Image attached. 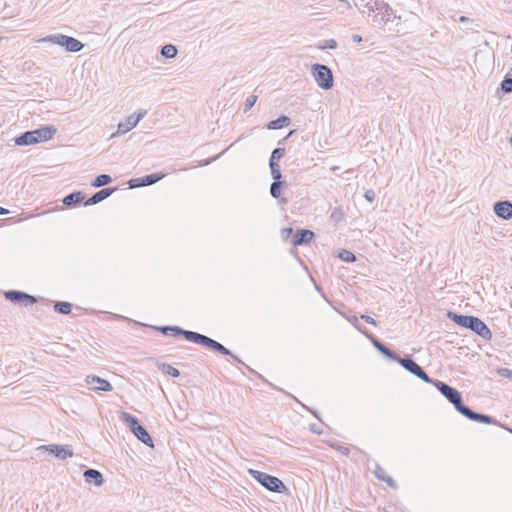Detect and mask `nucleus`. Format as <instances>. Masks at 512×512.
<instances>
[{"label": "nucleus", "mask_w": 512, "mask_h": 512, "mask_svg": "<svg viewBox=\"0 0 512 512\" xmlns=\"http://www.w3.org/2000/svg\"><path fill=\"white\" fill-rule=\"evenodd\" d=\"M311 75L317 85L323 90H329L334 85L332 70L324 64L315 63L311 66Z\"/></svg>", "instance_id": "7"}, {"label": "nucleus", "mask_w": 512, "mask_h": 512, "mask_svg": "<svg viewBox=\"0 0 512 512\" xmlns=\"http://www.w3.org/2000/svg\"><path fill=\"white\" fill-rule=\"evenodd\" d=\"M501 90L504 93H512V77L509 75H506L504 79L502 80L501 84Z\"/></svg>", "instance_id": "32"}, {"label": "nucleus", "mask_w": 512, "mask_h": 512, "mask_svg": "<svg viewBox=\"0 0 512 512\" xmlns=\"http://www.w3.org/2000/svg\"><path fill=\"white\" fill-rule=\"evenodd\" d=\"M344 216L343 210L340 207H335L330 214V219L335 223H339L343 220Z\"/></svg>", "instance_id": "31"}, {"label": "nucleus", "mask_w": 512, "mask_h": 512, "mask_svg": "<svg viewBox=\"0 0 512 512\" xmlns=\"http://www.w3.org/2000/svg\"><path fill=\"white\" fill-rule=\"evenodd\" d=\"M54 311L59 314H70L72 311V304L65 301H58L54 304Z\"/></svg>", "instance_id": "24"}, {"label": "nucleus", "mask_w": 512, "mask_h": 512, "mask_svg": "<svg viewBox=\"0 0 512 512\" xmlns=\"http://www.w3.org/2000/svg\"><path fill=\"white\" fill-rule=\"evenodd\" d=\"M302 406L307 409L308 411H310L317 419H320L319 415H318V412L316 410H313L311 408H308L307 406L303 405Z\"/></svg>", "instance_id": "48"}, {"label": "nucleus", "mask_w": 512, "mask_h": 512, "mask_svg": "<svg viewBox=\"0 0 512 512\" xmlns=\"http://www.w3.org/2000/svg\"><path fill=\"white\" fill-rule=\"evenodd\" d=\"M375 9L377 10V14L373 15V22L377 25L384 26L396 18L401 19L384 0H375Z\"/></svg>", "instance_id": "8"}, {"label": "nucleus", "mask_w": 512, "mask_h": 512, "mask_svg": "<svg viewBox=\"0 0 512 512\" xmlns=\"http://www.w3.org/2000/svg\"><path fill=\"white\" fill-rule=\"evenodd\" d=\"M146 114H147L146 110H141L137 114L134 113V114L129 115L126 118L125 122H120L118 124L117 132L113 133L111 135V137H115L116 135L125 134V133L129 132L140 122L141 119H143L145 117Z\"/></svg>", "instance_id": "10"}, {"label": "nucleus", "mask_w": 512, "mask_h": 512, "mask_svg": "<svg viewBox=\"0 0 512 512\" xmlns=\"http://www.w3.org/2000/svg\"><path fill=\"white\" fill-rule=\"evenodd\" d=\"M385 344H383L382 342L379 344V346L376 348L379 352L381 351V348L384 347Z\"/></svg>", "instance_id": "52"}, {"label": "nucleus", "mask_w": 512, "mask_h": 512, "mask_svg": "<svg viewBox=\"0 0 512 512\" xmlns=\"http://www.w3.org/2000/svg\"><path fill=\"white\" fill-rule=\"evenodd\" d=\"M318 48L334 50L337 48V42L334 39H328L323 42H320V44L318 45Z\"/></svg>", "instance_id": "34"}, {"label": "nucleus", "mask_w": 512, "mask_h": 512, "mask_svg": "<svg viewBox=\"0 0 512 512\" xmlns=\"http://www.w3.org/2000/svg\"><path fill=\"white\" fill-rule=\"evenodd\" d=\"M284 154H285V148H281V147L275 148L271 153V156L269 159V165H279L278 161L280 158H282L284 156Z\"/></svg>", "instance_id": "25"}, {"label": "nucleus", "mask_w": 512, "mask_h": 512, "mask_svg": "<svg viewBox=\"0 0 512 512\" xmlns=\"http://www.w3.org/2000/svg\"><path fill=\"white\" fill-rule=\"evenodd\" d=\"M352 40H353V42H355V43H360V42H362V37H361L360 35H358V34H354V35L352 36Z\"/></svg>", "instance_id": "46"}, {"label": "nucleus", "mask_w": 512, "mask_h": 512, "mask_svg": "<svg viewBox=\"0 0 512 512\" xmlns=\"http://www.w3.org/2000/svg\"><path fill=\"white\" fill-rule=\"evenodd\" d=\"M211 161H212V160H207V161L205 162V164H209V163H211Z\"/></svg>", "instance_id": "57"}, {"label": "nucleus", "mask_w": 512, "mask_h": 512, "mask_svg": "<svg viewBox=\"0 0 512 512\" xmlns=\"http://www.w3.org/2000/svg\"><path fill=\"white\" fill-rule=\"evenodd\" d=\"M178 50L177 47L173 44H166L161 48L160 54L167 58L173 59L177 56Z\"/></svg>", "instance_id": "23"}, {"label": "nucleus", "mask_w": 512, "mask_h": 512, "mask_svg": "<svg viewBox=\"0 0 512 512\" xmlns=\"http://www.w3.org/2000/svg\"><path fill=\"white\" fill-rule=\"evenodd\" d=\"M286 182H276L273 181L270 186V194L273 198H279L281 195V188Z\"/></svg>", "instance_id": "28"}, {"label": "nucleus", "mask_w": 512, "mask_h": 512, "mask_svg": "<svg viewBox=\"0 0 512 512\" xmlns=\"http://www.w3.org/2000/svg\"><path fill=\"white\" fill-rule=\"evenodd\" d=\"M154 330L161 332L164 335H172L174 337H184L187 341L202 345L209 350L215 351L221 355L231 356L237 363L245 365V363L236 355H234L228 348L220 342L200 334L198 332L185 330L179 326H151Z\"/></svg>", "instance_id": "1"}, {"label": "nucleus", "mask_w": 512, "mask_h": 512, "mask_svg": "<svg viewBox=\"0 0 512 512\" xmlns=\"http://www.w3.org/2000/svg\"><path fill=\"white\" fill-rule=\"evenodd\" d=\"M342 453L347 454L348 453V448H343Z\"/></svg>", "instance_id": "54"}, {"label": "nucleus", "mask_w": 512, "mask_h": 512, "mask_svg": "<svg viewBox=\"0 0 512 512\" xmlns=\"http://www.w3.org/2000/svg\"><path fill=\"white\" fill-rule=\"evenodd\" d=\"M374 474L375 476L379 479V476H387L386 474V471L380 466V465H376V468L374 470Z\"/></svg>", "instance_id": "42"}, {"label": "nucleus", "mask_w": 512, "mask_h": 512, "mask_svg": "<svg viewBox=\"0 0 512 512\" xmlns=\"http://www.w3.org/2000/svg\"><path fill=\"white\" fill-rule=\"evenodd\" d=\"M293 132H294L293 130H292V131H289V134H288V136H287V137H289L290 135H292V134H293Z\"/></svg>", "instance_id": "56"}, {"label": "nucleus", "mask_w": 512, "mask_h": 512, "mask_svg": "<svg viewBox=\"0 0 512 512\" xmlns=\"http://www.w3.org/2000/svg\"><path fill=\"white\" fill-rule=\"evenodd\" d=\"M57 129L52 125H47L40 127L38 129L32 130L34 138H36V144L41 142H46L53 138L56 134Z\"/></svg>", "instance_id": "15"}, {"label": "nucleus", "mask_w": 512, "mask_h": 512, "mask_svg": "<svg viewBox=\"0 0 512 512\" xmlns=\"http://www.w3.org/2000/svg\"><path fill=\"white\" fill-rule=\"evenodd\" d=\"M348 321L361 333L366 334L365 331L361 328V326L358 323V318L356 316H352L348 318Z\"/></svg>", "instance_id": "38"}, {"label": "nucleus", "mask_w": 512, "mask_h": 512, "mask_svg": "<svg viewBox=\"0 0 512 512\" xmlns=\"http://www.w3.org/2000/svg\"><path fill=\"white\" fill-rule=\"evenodd\" d=\"M436 387V389L451 403L453 404L455 410L462 414L464 417L471 421H475L478 423L484 424H493L495 423V419L487 414H482L473 411L470 407L466 406L463 403L461 393L454 387L448 385L447 383L433 379L430 383Z\"/></svg>", "instance_id": "2"}, {"label": "nucleus", "mask_w": 512, "mask_h": 512, "mask_svg": "<svg viewBox=\"0 0 512 512\" xmlns=\"http://www.w3.org/2000/svg\"><path fill=\"white\" fill-rule=\"evenodd\" d=\"M361 319H363L366 323L370 324V325H373V326H377V322L374 318H372L371 316L369 315H366V314H362L361 316Z\"/></svg>", "instance_id": "41"}, {"label": "nucleus", "mask_w": 512, "mask_h": 512, "mask_svg": "<svg viewBox=\"0 0 512 512\" xmlns=\"http://www.w3.org/2000/svg\"><path fill=\"white\" fill-rule=\"evenodd\" d=\"M364 198L368 201V202H373L376 198V193L373 189H368L365 191L364 193Z\"/></svg>", "instance_id": "37"}, {"label": "nucleus", "mask_w": 512, "mask_h": 512, "mask_svg": "<svg viewBox=\"0 0 512 512\" xmlns=\"http://www.w3.org/2000/svg\"><path fill=\"white\" fill-rule=\"evenodd\" d=\"M302 406L307 409L308 411H310L317 419H320L319 415H318V412L316 410H313L311 408H308L307 406L303 405Z\"/></svg>", "instance_id": "47"}, {"label": "nucleus", "mask_w": 512, "mask_h": 512, "mask_svg": "<svg viewBox=\"0 0 512 512\" xmlns=\"http://www.w3.org/2000/svg\"><path fill=\"white\" fill-rule=\"evenodd\" d=\"M38 450L47 451L50 455H53L55 458L60 460H66L73 456V450L70 446L58 445V444H48L41 445L38 447Z\"/></svg>", "instance_id": "11"}, {"label": "nucleus", "mask_w": 512, "mask_h": 512, "mask_svg": "<svg viewBox=\"0 0 512 512\" xmlns=\"http://www.w3.org/2000/svg\"><path fill=\"white\" fill-rule=\"evenodd\" d=\"M163 176L164 175L161 173H152V174L143 176L144 186H150V185L157 183L158 181H160L163 178Z\"/></svg>", "instance_id": "26"}, {"label": "nucleus", "mask_w": 512, "mask_h": 512, "mask_svg": "<svg viewBox=\"0 0 512 512\" xmlns=\"http://www.w3.org/2000/svg\"><path fill=\"white\" fill-rule=\"evenodd\" d=\"M447 317L460 327L473 331L484 340H490L492 338L491 330L480 318L476 316L463 315L453 311H448Z\"/></svg>", "instance_id": "3"}, {"label": "nucleus", "mask_w": 512, "mask_h": 512, "mask_svg": "<svg viewBox=\"0 0 512 512\" xmlns=\"http://www.w3.org/2000/svg\"><path fill=\"white\" fill-rule=\"evenodd\" d=\"M397 363H399L405 370L423 380L424 382L429 384L432 382L433 379L429 377L425 370L413 360L411 355L400 357Z\"/></svg>", "instance_id": "9"}, {"label": "nucleus", "mask_w": 512, "mask_h": 512, "mask_svg": "<svg viewBox=\"0 0 512 512\" xmlns=\"http://www.w3.org/2000/svg\"><path fill=\"white\" fill-rule=\"evenodd\" d=\"M269 167L271 170V176H272L273 180L276 182H283L281 180L282 174L280 171V166L279 165H269Z\"/></svg>", "instance_id": "33"}, {"label": "nucleus", "mask_w": 512, "mask_h": 512, "mask_svg": "<svg viewBox=\"0 0 512 512\" xmlns=\"http://www.w3.org/2000/svg\"><path fill=\"white\" fill-rule=\"evenodd\" d=\"M341 1L345 2L348 5L349 8L351 7L350 2H348L347 0H341Z\"/></svg>", "instance_id": "53"}, {"label": "nucleus", "mask_w": 512, "mask_h": 512, "mask_svg": "<svg viewBox=\"0 0 512 512\" xmlns=\"http://www.w3.org/2000/svg\"><path fill=\"white\" fill-rule=\"evenodd\" d=\"M40 41L49 42L63 47L67 52L77 53L84 48V44L78 39L64 34H53L42 38Z\"/></svg>", "instance_id": "6"}, {"label": "nucleus", "mask_w": 512, "mask_h": 512, "mask_svg": "<svg viewBox=\"0 0 512 512\" xmlns=\"http://www.w3.org/2000/svg\"><path fill=\"white\" fill-rule=\"evenodd\" d=\"M293 232L292 228H285L283 229V233H287V235L291 234Z\"/></svg>", "instance_id": "50"}, {"label": "nucleus", "mask_w": 512, "mask_h": 512, "mask_svg": "<svg viewBox=\"0 0 512 512\" xmlns=\"http://www.w3.org/2000/svg\"><path fill=\"white\" fill-rule=\"evenodd\" d=\"M493 211L498 218L509 220L512 218V202L508 200L497 201L494 203Z\"/></svg>", "instance_id": "14"}, {"label": "nucleus", "mask_w": 512, "mask_h": 512, "mask_svg": "<svg viewBox=\"0 0 512 512\" xmlns=\"http://www.w3.org/2000/svg\"><path fill=\"white\" fill-rule=\"evenodd\" d=\"M120 420L127 425L129 430L136 436V438L139 441H141L148 447H154L152 437L150 436L146 428L140 424L137 417L128 412L123 411L120 414Z\"/></svg>", "instance_id": "4"}, {"label": "nucleus", "mask_w": 512, "mask_h": 512, "mask_svg": "<svg viewBox=\"0 0 512 512\" xmlns=\"http://www.w3.org/2000/svg\"><path fill=\"white\" fill-rule=\"evenodd\" d=\"M379 480H381V481H383V482L387 483V484H388V486H390V487H392V488H395V487H396V483H395V481L393 480V478H392V477H390V476H388V475H387V476H381V475H380V476H379Z\"/></svg>", "instance_id": "40"}, {"label": "nucleus", "mask_w": 512, "mask_h": 512, "mask_svg": "<svg viewBox=\"0 0 512 512\" xmlns=\"http://www.w3.org/2000/svg\"><path fill=\"white\" fill-rule=\"evenodd\" d=\"M497 372L501 377L512 379V370L508 368H500Z\"/></svg>", "instance_id": "39"}, {"label": "nucleus", "mask_w": 512, "mask_h": 512, "mask_svg": "<svg viewBox=\"0 0 512 512\" xmlns=\"http://www.w3.org/2000/svg\"><path fill=\"white\" fill-rule=\"evenodd\" d=\"M315 234L312 230L309 229H297L293 239L292 243L294 246H302L307 243H309L313 238Z\"/></svg>", "instance_id": "17"}, {"label": "nucleus", "mask_w": 512, "mask_h": 512, "mask_svg": "<svg viewBox=\"0 0 512 512\" xmlns=\"http://www.w3.org/2000/svg\"><path fill=\"white\" fill-rule=\"evenodd\" d=\"M83 477L88 484H93L96 487H100L104 482L102 473L93 468H87L83 473Z\"/></svg>", "instance_id": "18"}, {"label": "nucleus", "mask_w": 512, "mask_h": 512, "mask_svg": "<svg viewBox=\"0 0 512 512\" xmlns=\"http://www.w3.org/2000/svg\"><path fill=\"white\" fill-rule=\"evenodd\" d=\"M281 203H287V199L286 198H282L281 199Z\"/></svg>", "instance_id": "55"}, {"label": "nucleus", "mask_w": 512, "mask_h": 512, "mask_svg": "<svg viewBox=\"0 0 512 512\" xmlns=\"http://www.w3.org/2000/svg\"><path fill=\"white\" fill-rule=\"evenodd\" d=\"M130 188L144 187L143 177L133 178L128 182Z\"/></svg>", "instance_id": "36"}, {"label": "nucleus", "mask_w": 512, "mask_h": 512, "mask_svg": "<svg viewBox=\"0 0 512 512\" xmlns=\"http://www.w3.org/2000/svg\"><path fill=\"white\" fill-rule=\"evenodd\" d=\"M365 335L371 339V343L373 344V346L375 348H377L379 346V344L381 343V341L378 340L377 338H375L374 336H371V335H368V334H365Z\"/></svg>", "instance_id": "44"}, {"label": "nucleus", "mask_w": 512, "mask_h": 512, "mask_svg": "<svg viewBox=\"0 0 512 512\" xmlns=\"http://www.w3.org/2000/svg\"><path fill=\"white\" fill-rule=\"evenodd\" d=\"M5 298L14 304H23L25 306L35 304L37 298L26 292L19 290H9L5 292Z\"/></svg>", "instance_id": "12"}, {"label": "nucleus", "mask_w": 512, "mask_h": 512, "mask_svg": "<svg viewBox=\"0 0 512 512\" xmlns=\"http://www.w3.org/2000/svg\"><path fill=\"white\" fill-rule=\"evenodd\" d=\"M116 190H117V187L103 188L100 191L94 193L91 197H89L84 202V206H92V205L98 204L101 201L107 199L109 196H111Z\"/></svg>", "instance_id": "16"}, {"label": "nucleus", "mask_w": 512, "mask_h": 512, "mask_svg": "<svg viewBox=\"0 0 512 512\" xmlns=\"http://www.w3.org/2000/svg\"><path fill=\"white\" fill-rule=\"evenodd\" d=\"M291 123V119L286 115H281L277 119H274L266 125L269 130H278L288 126Z\"/></svg>", "instance_id": "21"}, {"label": "nucleus", "mask_w": 512, "mask_h": 512, "mask_svg": "<svg viewBox=\"0 0 512 512\" xmlns=\"http://www.w3.org/2000/svg\"><path fill=\"white\" fill-rule=\"evenodd\" d=\"M338 256L342 261L346 263H353L356 261L355 254L346 249H342Z\"/></svg>", "instance_id": "29"}, {"label": "nucleus", "mask_w": 512, "mask_h": 512, "mask_svg": "<svg viewBox=\"0 0 512 512\" xmlns=\"http://www.w3.org/2000/svg\"><path fill=\"white\" fill-rule=\"evenodd\" d=\"M310 430L313 433H316V434H321L322 433V431L318 428V426L316 424H311L310 425Z\"/></svg>", "instance_id": "45"}, {"label": "nucleus", "mask_w": 512, "mask_h": 512, "mask_svg": "<svg viewBox=\"0 0 512 512\" xmlns=\"http://www.w3.org/2000/svg\"><path fill=\"white\" fill-rule=\"evenodd\" d=\"M84 195L81 191H74L66 195L62 203L67 207H76L81 201H83Z\"/></svg>", "instance_id": "19"}, {"label": "nucleus", "mask_w": 512, "mask_h": 512, "mask_svg": "<svg viewBox=\"0 0 512 512\" xmlns=\"http://www.w3.org/2000/svg\"><path fill=\"white\" fill-rule=\"evenodd\" d=\"M112 182V178L108 174H100L91 182L95 188L104 187Z\"/></svg>", "instance_id": "22"}, {"label": "nucleus", "mask_w": 512, "mask_h": 512, "mask_svg": "<svg viewBox=\"0 0 512 512\" xmlns=\"http://www.w3.org/2000/svg\"><path fill=\"white\" fill-rule=\"evenodd\" d=\"M459 20H460V22H467V21H469V18H467V17H465V16H461V17L459 18Z\"/></svg>", "instance_id": "51"}, {"label": "nucleus", "mask_w": 512, "mask_h": 512, "mask_svg": "<svg viewBox=\"0 0 512 512\" xmlns=\"http://www.w3.org/2000/svg\"><path fill=\"white\" fill-rule=\"evenodd\" d=\"M9 214V210L0 206V215H7Z\"/></svg>", "instance_id": "49"}, {"label": "nucleus", "mask_w": 512, "mask_h": 512, "mask_svg": "<svg viewBox=\"0 0 512 512\" xmlns=\"http://www.w3.org/2000/svg\"><path fill=\"white\" fill-rule=\"evenodd\" d=\"M14 141L17 146H28L36 144V138H34L32 130L20 134L14 139Z\"/></svg>", "instance_id": "20"}, {"label": "nucleus", "mask_w": 512, "mask_h": 512, "mask_svg": "<svg viewBox=\"0 0 512 512\" xmlns=\"http://www.w3.org/2000/svg\"><path fill=\"white\" fill-rule=\"evenodd\" d=\"M248 473L268 491L276 493H286L288 491L286 485L278 477L255 469H248Z\"/></svg>", "instance_id": "5"}, {"label": "nucleus", "mask_w": 512, "mask_h": 512, "mask_svg": "<svg viewBox=\"0 0 512 512\" xmlns=\"http://www.w3.org/2000/svg\"><path fill=\"white\" fill-rule=\"evenodd\" d=\"M85 382L90 389L95 391L109 392L113 390V386L109 381L96 375H87Z\"/></svg>", "instance_id": "13"}, {"label": "nucleus", "mask_w": 512, "mask_h": 512, "mask_svg": "<svg viewBox=\"0 0 512 512\" xmlns=\"http://www.w3.org/2000/svg\"><path fill=\"white\" fill-rule=\"evenodd\" d=\"M380 353L382 355H384L387 359L391 360V361L397 362L399 360V358H400V356L396 352L392 351L386 345H384V347L381 348Z\"/></svg>", "instance_id": "30"}, {"label": "nucleus", "mask_w": 512, "mask_h": 512, "mask_svg": "<svg viewBox=\"0 0 512 512\" xmlns=\"http://www.w3.org/2000/svg\"><path fill=\"white\" fill-rule=\"evenodd\" d=\"M159 368L164 374H167L171 377L176 378L180 376V371L177 368L171 366L170 364L163 363L159 366Z\"/></svg>", "instance_id": "27"}, {"label": "nucleus", "mask_w": 512, "mask_h": 512, "mask_svg": "<svg viewBox=\"0 0 512 512\" xmlns=\"http://www.w3.org/2000/svg\"><path fill=\"white\" fill-rule=\"evenodd\" d=\"M256 101H257L256 95L248 96L244 102L243 111L245 113L248 112L255 105Z\"/></svg>", "instance_id": "35"}, {"label": "nucleus", "mask_w": 512, "mask_h": 512, "mask_svg": "<svg viewBox=\"0 0 512 512\" xmlns=\"http://www.w3.org/2000/svg\"><path fill=\"white\" fill-rule=\"evenodd\" d=\"M368 10V15L371 16L373 13L377 12L375 9V3L372 5L370 3L365 4L364 6Z\"/></svg>", "instance_id": "43"}]
</instances>
